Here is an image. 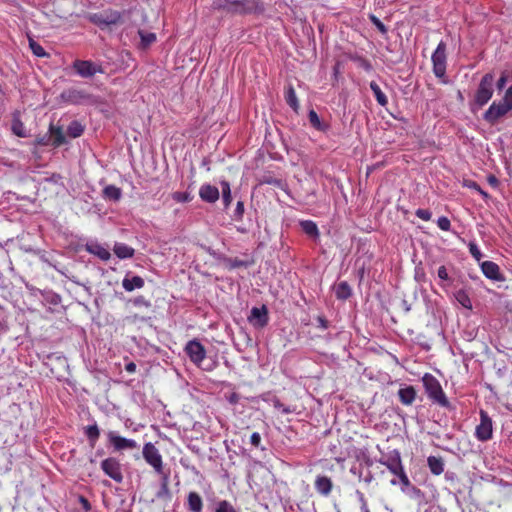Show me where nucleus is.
Instances as JSON below:
<instances>
[{"mask_svg": "<svg viewBox=\"0 0 512 512\" xmlns=\"http://www.w3.org/2000/svg\"><path fill=\"white\" fill-rule=\"evenodd\" d=\"M422 383L428 398L435 404L449 408L450 402L447 399L440 382L432 374L425 373L422 377Z\"/></svg>", "mask_w": 512, "mask_h": 512, "instance_id": "nucleus-1", "label": "nucleus"}, {"mask_svg": "<svg viewBox=\"0 0 512 512\" xmlns=\"http://www.w3.org/2000/svg\"><path fill=\"white\" fill-rule=\"evenodd\" d=\"M493 85H494V76L491 73L485 74L478 86V89L475 93V103L482 107L489 102V100L493 96Z\"/></svg>", "mask_w": 512, "mask_h": 512, "instance_id": "nucleus-2", "label": "nucleus"}, {"mask_svg": "<svg viewBox=\"0 0 512 512\" xmlns=\"http://www.w3.org/2000/svg\"><path fill=\"white\" fill-rule=\"evenodd\" d=\"M109 446L116 452H123L125 450H133L138 448V444L134 439L120 436L116 431H108L106 433Z\"/></svg>", "mask_w": 512, "mask_h": 512, "instance_id": "nucleus-3", "label": "nucleus"}, {"mask_svg": "<svg viewBox=\"0 0 512 512\" xmlns=\"http://www.w3.org/2000/svg\"><path fill=\"white\" fill-rule=\"evenodd\" d=\"M480 423L475 428V437L478 441L486 442L492 439L493 436V423L488 413L480 410Z\"/></svg>", "mask_w": 512, "mask_h": 512, "instance_id": "nucleus-4", "label": "nucleus"}, {"mask_svg": "<svg viewBox=\"0 0 512 512\" xmlns=\"http://www.w3.org/2000/svg\"><path fill=\"white\" fill-rule=\"evenodd\" d=\"M143 458L156 473H162L163 459L159 450L151 442L144 444L142 450Z\"/></svg>", "mask_w": 512, "mask_h": 512, "instance_id": "nucleus-5", "label": "nucleus"}, {"mask_svg": "<svg viewBox=\"0 0 512 512\" xmlns=\"http://www.w3.org/2000/svg\"><path fill=\"white\" fill-rule=\"evenodd\" d=\"M433 72L436 77L442 78L446 73V44L441 41L431 57Z\"/></svg>", "mask_w": 512, "mask_h": 512, "instance_id": "nucleus-6", "label": "nucleus"}, {"mask_svg": "<svg viewBox=\"0 0 512 512\" xmlns=\"http://www.w3.org/2000/svg\"><path fill=\"white\" fill-rule=\"evenodd\" d=\"M101 469L103 472L117 483L123 481V474L121 471V464L119 460L114 457H108L101 462Z\"/></svg>", "mask_w": 512, "mask_h": 512, "instance_id": "nucleus-7", "label": "nucleus"}, {"mask_svg": "<svg viewBox=\"0 0 512 512\" xmlns=\"http://www.w3.org/2000/svg\"><path fill=\"white\" fill-rule=\"evenodd\" d=\"M89 19L92 23L100 27H105L118 23L121 19V14L118 11L106 10L91 14Z\"/></svg>", "mask_w": 512, "mask_h": 512, "instance_id": "nucleus-8", "label": "nucleus"}, {"mask_svg": "<svg viewBox=\"0 0 512 512\" xmlns=\"http://www.w3.org/2000/svg\"><path fill=\"white\" fill-rule=\"evenodd\" d=\"M379 463L386 466L387 469L395 476L404 470L401 455L398 450H393L385 457L379 459Z\"/></svg>", "mask_w": 512, "mask_h": 512, "instance_id": "nucleus-9", "label": "nucleus"}, {"mask_svg": "<svg viewBox=\"0 0 512 512\" xmlns=\"http://www.w3.org/2000/svg\"><path fill=\"white\" fill-rule=\"evenodd\" d=\"M258 0H216L214 6L235 12L246 11V5H256ZM251 7H248L250 9Z\"/></svg>", "mask_w": 512, "mask_h": 512, "instance_id": "nucleus-10", "label": "nucleus"}, {"mask_svg": "<svg viewBox=\"0 0 512 512\" xmlns=\"http://www.w3.org/2000/svg\"><path fill=\"white\" fill-rule=\"evenodd\" d=\"M185 352L190 360L199 365L206 357V351L203 345L197 340H190L185 346Z\"/></svg>", "mask_w": 512, "mask_h": 512, "instance_id": "nucleus-11", "label": "nucleus"}, {"mask_svg": "<svg viewBox=\"0 0 512 512\" xmlns=\"http://www.w3.org/2000/svg\"><path fill=\"white\" fill-rule=\"evenodd\" d=\"M73 68L78 75L84 78L92 77L96 73H102V69L99 65L87 60H76L73 63Z\"/></svg>", "mask_w": 512, "mask_h": 512, "instance_id": "nucleus-12", "label": "nucleus"}, {"mask_svg": "<svg viewBox=\"0 0 512 512\" xmlns=\"http://www.w3.org/2000/svg\"><path fill=\"white\" fill-rule=\"evenodd\" d=\"M85 250L103 261H108L111 257L109 250L96 240H90L85 244Z\"/></svg>", "mask_w": 512, "mask_h": 512, "instance_id": "nucleus-13", "label": "nucleus"}, {"mask_svg": "<svg viewBox=\"0 0 512 512\" xmlns=\"http://www.w3.org/2000/svg\"><path fill=\"white\" fill-rule=\"evenodd\" d=\"M199 196L204 202L215 203L219 199L220 193L216 186L206 183L201 185Z\"/></svg>", "mask_w": 512, "mask_h": 512, "instance_id": "nucleus-14", "label": "nucleus"}, {"mask_svg": "<svg viewBox=\"0 0 512 512\" xmlns=\"http://www.w3.org/2000/svg\"><path fill=\"white\" fill-rule=\"evenodd\" d=\"M397 395L403 405L410 406L415 401L417 392L413 386L406 385L398 390Z\"/></svg>", "mask_w": 512, "mask_h": 512, "instance_id": "nucleus-15", "label": "nucleus"}, {"mask_svg": "<svg viewBox=\"0 0 512 512\" xmlns=\"http://www.w3.org/2000/svg\"><path fill=\"white\" fill-rule=\"evenodd\" d=\"M333 484L329 477L319 475L315 479V489L323 496H328L331 493Z\"/></svg>", "mask_w": 512, "mask_h": 512, "instance_id": "nucleus-16", "label": "nucleus"}, {"mask_svg": "<svg viewBox=\"0 0 512 512\" xmlns=\"http://www.w3.org/2000/svg\"><path fill=\"white\" fill-rule=\"evenodd\" d=\"M123 288L131 292L135 289H140L144 286V280L140 276H130L127 274L122 281Z\"/></svg>", "mask_w": 512, "mask_h": 512, "instance_id": "nucleus-17", "label": "nucleus"}, {"mask_svg": "<svg viewBox=\"0 0 512 512\" xmlns=\"http://www.w3.org/2000/svg\"><path fill=\"white\" fill-rule=\"evenodd\" d=\"M481 270L489 279L498 280L500 278L499 266L492 261H484L481 264Z\"/></svg>", "mask_w": 512, "mask_h": 512, "instance_id": "nucleus-18", "label": "nucleus"}, {"mask_svg": "<svg viewBox=\"0 0 512 512\" xmlns=\"http://www.w3.org/2000/svg\"><path fill=\"white\" fill-rule=\"evenodd\" d=\"M187 508L191 512H202L203 501L197 492H189L187 496Z\"/></svg>", "mask_w": 512, "mask_h": 512, "instance_id": "nucleus-19", "label": "nucleus"}, {"mask_svg": "<svg viewBox=\"0 0 512 512\" xmlns=\"http://www.w3.org/2000/svg\"><path fill=\"white\" fill-rule=\"evenodd\" d=\"M427 465L430 472L436 476L441 475L444 471V461L441 457L429 456L427 458Z\"/></svg>", "mask_w": 512, "mask_h": 512, "instance_id": "nucleus-20", "label": "nucleus"}, {"mask_svg": "<svg viewBox=\"0 0 512 512\" xmlns=\"http://www.w3.org/2000/svg\"><path fill=\"white\" fill-rule=\"evenodd\" d=\"M115 255L120 259H128L133 257L134 249L125 243H115L113 247Z\"/></svg>", "mask_w": 512, "mask_h": 512, "instance_id": "nucleus-21", "label": "nucleus"}, {"mask_svg": "<svg viewBox=\"0 0 512 512\" xmlns=\"http://www.w3.org/2000/svg\"><path fill=\"white\" fill-rule=\"evenodd\" d=\"M84 433L89 441V445L91 448H94L99 436H100V430L96 423L89 425L85 428Z\"/></svg>", "mask_w": 512, "mask_h": 512, "instance_id": "nucleus-22", "label": "nucleus"}, {"mask_svg": "<svg viewBox=\"0 0 512 512\" xmlns=\"http://www.w3.org/2000/svg\"><path fill=\"white\" fill-rule=\"evenodd\" d=\"M335 295L338 299L346 300L348 299L352 294V289L349 286V284L345 281H342L338 283L335 288Z\"/></svg>", "mask_w": 512, "mask_h": 512, "instance_id": "nucleus-23", "label": "nucleus"}, {"mask_svg": "<svg viewBox=\"0 0 512 512\" xmlns=\"http://www.w3.org/2000/svg\"><path fill=\"white\" fill-rule=\"evenodd\" d=\"M454 297H455V300L457 301V303H459L463 308H466L469 310L472 309V302H471L470 296L466 290L460 289V290L456 291L454 294Z\"/></svg>", "mask_w": 512, "mask_h": 512, "instance_id": "nucleus-24", "label": "nucleus"}, {"mask_svg": "<svg viewBox=\"0 0 512 512\" xmlns=\"http://www.w3.org/2000/svg\"><path fill=\"white\" fill-rule=\"evenodd\" d=\"M285 100L287 102V104L295 111V112H298V109H299V102H298V98L296 96V92L293 88L292 85H289L287 88H286V92H285Z\"/></svg>", "mask_w": 512, "mask_h": 512, "instance_id": "nucleus-25", "label": "nucleus"}, {"mask_svg": "<svg viewBox=\"0 0 512 512\" xmlns=\"http://www.w3.org/2000/svg\"><path fill=\"white\" fill-rule=\"evenodd\" d=\"M220 185H221L222 201L224 204V208L227 209L232 202L230 184L226 180H222V181H220Z\"/></svg>", "mask_w": 512, "mask_h": 512, "instance_id": "nucleus-26", "label": "nucleus"}, {"mask_svg": "<svg viewBox=\"0 0 512 512\" xmlns=\"http://www.w3.org/2000/svg\"><path fill=\"white\" fill-rule=\"evenodd\" d=\"M103 195L107 199L118 201L122 196V191L115 185H108L104 188Z\"/></svg>", "mask_w": 512, "mask_h": 512, "instance_id": "nucleus-27", "label": "nucleus"}, {"mask_svg": "<svg viewBox=\"0 0 512 512\" xmlns=\"http://www.w3.org/2000/svg\"><path fill=\"white\" fill-rule=\"evenodd\" d=\"M370 89L372 90L378 104L383 107L386 106L388 103V99L381 90V88L379 87V85L376 82L372 81L370 83Z\"/></svg>", "mask_w": 512, "mask_h": 512, "instance_id": "nucleus-28", "label": "nucleus"}, {"mask_svg": "<svg viewBox=\"0 0 512 512\" xmlns=\"http://www.w3.org/2000/svg\"><path fill=\"white\" fill-rule=\"evenodd\" d=\"M63 97H67V100L74 104L82 103L88 96L80 90H70L67 94H63Z\"/></svg>", "mask_w": 512, "mask_h": 512, "instance_id": "nucleus-29", "label": "nucleus"}, {"mask_svg": "<svg viewBox=\"0 0 512 512\" xmlns=\"http://www.w3.org/2000/svg\"><path fill=\"white\" fill-rule=\"evenodd\" d=\"M12 132L18 137H27L28 133L19 117H14L11 125Z\"/></svg>", "mask_w": 512, "mask_h": 512, "instance_id": "nucleus-30", "label": "nucleus"}, {"mask_svg": "<svg viewBox=\"0 0 512 512\" xmlns=\"http://www.w3.org/2000/svg\"><path fill=\"white\" fill-rule=\"evenodd\" d=\"M49 131L51 133V136L53 138V145L58 147L65 143V136L63 134V131L60 127H55L53 125H50Z\"/></svg>", "mask_w": 512, "mask_h": 512, "instance_id": "nucleus-31", "label": "nucleus"}, {"mask_svg": "<svg viewBox=\"0 0 512 512\" xmlns=\"http://www.w3.org/2000/svg\"><path fill=\"white\" fill-rule=\"evenodd\" d=\"M308 118L310 124L319 131H326L328 129V125L321 122L318 114L314 110H310L308 113Z\"/></svg>", "mask_w": 512, "mask_h": 512, "instance_id": "nucleus-32", "label": "nucleus"}, {"mask_svg": "<svg viewBox=\"0 0 512 512\" xmlns=\"http://www.w3.org/2000/svg\"><path fill=\"white\" fill-rule=\"evenodd\" d=\"M84 132V127L78 121H72L67 127V133L72 138L80 137Z\"/></svg>", "mask_w": 512, "mask_h": 512, "instance_id": "nucleus-33", "label": "nucleus"}, {"mask_svg": "<svg viewBox=\"0 0 512 512\" xmlns=\"http://www.w3.org/2000/svg\"><path fill=\"white\" fill-rule=\"evenodd\" d=\"M302 230L311 237H315L318 235L317 225L310 220H305L300 223Z\"/></svg>", "mask_w": 512, "mask_h": 512, "instance_id": "nucleus-34", "label": "nucleus"}, {"mask_svg": "<svg viewBox=\"0 0 512 512\" xmlns=\"http://www.w3.org/2000/svg\"><path fill=\"white\" fill-rule=\"evenodd\" d=\"M267 308L263 305L261 307H254L251 310V315L248 317V320H262L266 317Z\"/></svg>", "mask_w": 512, "mask_h": 512, "instance_id": "nucleus-35", "label": "nucleus"}, {"mask_svg": "<svg viewBox=\"0 0 512 512\" xmlns=\"http://www.w3.org/2000/svg\"><path fill=\"white\" fill-rule=\"evenodd\" d=\"M29 47L37 57H46L48 55L44 48L32 38H29Z\"/></svg>", "mask_w": 512, "mask_h": 512, "instance_id": "nucleus-36", "label": "nucleus"}, {"mask_svg": "<svg viewBox=\"0 0 512 512\" xmlns=\"http://www.w3.org/2000/svg\"><path fill=\"white\" fill-rule=\"evenodd\" d=\"M215 512H237V510L229 501L220 500L216 503Z\"/></svg>", "mask_w": 512, "mask_h": 512, "instance_id": "nucleus-37", "label": "nucleus"}, {"mask_svg": "<svg viewBox=\"0 0 512 512\" xmlns=\"http://www.w3.org/2000/svg\"><path fill=\"white\" fill-rule=\"evenodd\" d=\"M355 497L357 499V502L360 506V510L361 512H370V509H369V506H368V501L364 495L363 492H361L360 490H356L355 491Z\"/></svg>", "mask_w": 512, "mask_h": 512, "instance_id": "nucleus-38", "label": "nucleus"}, {"mask_svg": "<svg viewBox=\"0 0 512 512\" xmlns=\"http://www.w3.org/2000/svg\"><path fill=\"white\" fill-rule=\"evenodd\" d=\"M141 43L144 47L149 46L156 40V35L152 32L139 31Z\"/></svg>", "mask_w": 512, "mask_h": 512, "instance_id": "nucleus-39", "label": "nucleus"}, {"mask_svg": "<svg viewBox=\"0 0 512 512\" xmlns=\"http://www.w3.org/2000/svg\"><path fill=\"white\" fill-rule=\"evenodd\" d=\"M469 252L473 256V258L477 261H480L483 257V254L481 250L479 249L478 245L475 242H470L468 244Z\"/></svg>", "mask_w": 512, "mask_h": 512, "instance_id": "nucleus-40", "label": "nucleus"}, {"mask_svg": "<svg viewBox=\"0 0 512 512\" xmlns=\"http://www.w3.org/2000/svg\"><path fill=\"white\" fill-rule=\"evenodd\" d=\"M396 476L399 478V482L401 484V490L403 492H406V488L411 486V482H410L405 470L401 471Z\"/></svg>", "mask_w": 512, "mask_h": 512, "instance_id": "nucleus-41", "label": "nucleus"}, {"mask_svg": "<svg viewBox=\"0 0 512 512\" xmlns=\"http://www.w3.org/2000/svg\"><path fill=\"white\" fill-rule=\"evenodd\" d=\"M172 198H173V200H175L176 202H179V203H186L191 200V196L189 193L179 192V191L174 192L172 194Z\"/></svg>", "mask_w": 512, "mask_h": 512, "instance_id": "nucleus-42", "label": "nucleus"}, {"mask_svg": "<svg viewBox=\"0 0 512 512\" xmlns=\"http://www.w3.org/2000/svg\"><path fill=\"white\" fill-rule=\"evenodd\" d=\"M244 211H245L244 203L242 201H238L236 204L233 218L235 220H241L243 218Z\"/></svg>", "mask_w": 512, "mask_h": 512, "instance_id": "nucleus-43", "label": "nucleus"}, {"mask_svg": "<svg viewBox=\"0 0 512 512\" xmlns=\"http://www.w3.org/2000/svg\"><path fill=\"white\" fill-rule=\"evenodd\" d=\"M437 225L441 230L449 231L451 227V222L447 217L442 216L438 218Z\"/></svg>", "mask_w": 512, "mask_h": 512, "instance_id": "nucleus-44", "label": "nucleus"}, {"mask_svg": "<svg viewBox=\"0 0 512 512\" xmlns=\"http://www.w3.org/2000/svg\"><path fill=\"white\" fill-rule=\"evenodd\" d=\"M156 497L159 499H171V492L169 487L160 485V489L157 492Z\"/></svg>", "mask_w": 512, "mask_h": 512, "instance_id": "nucleus-45", "label": "nucleus"}, {"mask_svg": "<svg viewBox=\"0 0 512 512\" xmlns=\"http://www.w3.org/2000/svg\"><path fill=\"white\" fill-rule=\"evenodd\" d=\"M416 216L424 221H429L431 219V212L427 209H418L415 212Z\"/></svg>", "mask_w": 512, "mask_h": 512, "instance_id": "nucleus-46", "label": "nucleus"}, {"mask_svg": "<svg viewBox=\"0 0 512 512\" xmlns=\"http://www.w3.org/2000/svg\"><path fill=\"white\" fill-rule=\"evenodd\" d=\"M507 81H508V76H507L506 72H503L496 83L497 89L503 90L507 84Z\"/></svg>", "mask_w": 512, "mask_h": 512, "instance_id": "nucleus-47", "label": "nucleus"}, {"mask_svg": "<svg viewBox=\"0 0 512 512\" xmlns=\"http://www.w3.org/2000/svg\"><path fill=\"white\" fill-rule=\"evenodd\" d=\"M250 443L255 446V447H259L260 443H261V436L258 432H253L251 434V437H250Z\"/></svg>", "mask_w": 512, "mask_h": 512, "instance_id": "nucleus-48", "label": "nucleus"}, {"mask_svg": "<svg viewBox=\"0 0 512 512\" xmlns=\"http://www.w3.org/2000/svg\"><path fill=\"white\" fill-rule=\"evenodd\" d=\"M371 21L373 22V24L382 32V33H386L387 29L385 27V25L375 16H371Z\"/></svg>", "mask_w": 512, "mask_h": 512, "instance_id": "nucleus-49", "label": "nucleus"}, {"mask_svg": "<svg viewBox=\"0 0 512 512\" xmlns=\"http://www.w3.org/2000/svg\"><path fill=\"white\" fill-rule=\"evenodd\" d=\"M161 476V486L169 487V474L164 471V466L162 467V473H157Z\"/></svg>", "mask_w": 512, "mask_h": 512, "instance_id": "nucleus-50", "label": "nucleus"}, {"mask_svg": "<svg viewBox=\"0 0 512 512\" xmlns=\"http://www.w3.org/2000/svg\"><path fill=\"white\" fill-rule=\"evenodd\" d=\"M226 398L230 404L236 405L240 400V395L236 392H233L230 395H228Z\"/></svg>", "mask_w": 512, "mask_h": 512, "instance_id": "nucleus-51", "label": "nucleus"}, {"mask_svg": "<svg viewBox=\"0 0 512 512\" xmlns=\"http://www.w3.org/2000/svg\"><path fill=\"white\" fill-rule=\"evenodd\" d=\"M437 275L441 280H448V272L445 266H440L437 271Z\"/></svg>", "mask_w": 512, "mask_h": 512, "instance_id": "nucleus-52", "label": "nucleus"}, {"mask_svg": "<svg viewBox=\"0 0 512 512\" xmlns=\"http://www.w3.org/2000/svg\"><path fill=\"white\" fill-rule=\"evenodd\" d=\"M133 303L136 306H146V307L150 306L149 302L147 300H145V298L142 296L136 297L133 300Z\"/></svg>", "mask_w": 512, "mask_h": 512, "instance_id": "nucleus-53", "label": "nucleus"}, {"mask_svg": "<svg viewBox=\"0 0 512 512\" xmlns=\"http://www.w3.org/2000/svg\"><path fill=\"white\" fill-rule=\"evenodd\" d=\"M464 186H466L469 189H473L477 192L481 188L475 181H472V180H466L464 182Z\"/></svg>", "mask_w": 512, "mask_h": 512, "instance_id": "nucleus-54", "label": "nucleus"}, {"mask_svg": "<svg viewBox=\"0 0 512 512\" xmlns=\"http://www.w3.org/2000/svg\"><path fill=\"white\" fill-rule=\"evenodd\" d=\"M464 334H465V339L468 341H471V340L475 339V337L477 336V331L475 329L466 330V331H464Z\"/></svg>", "mask_w": 512, "mask_h": 512, "instance_id": "nucleus-55", "label": "nucleus"}, {"mask_svg": "<svg viewBox=\"0 0 512 512\" xmlns=\"http://www.w3.org/2000/svg\"><path fill=\"white\" fill-rule=\"evenodd\" d=\"M359 478H360V480H362L365 484H370V483L373 481L374 476H373V474H372L370 471H368V472H367V474H366L364 477H362V476L360 475V476H359Z\"/></svg>", "mask_w": 512, "mask_h": 512, "instance_id": "nucleus-56", "label": "nucleus"}, {"mask_svg": "<svg viewBox=\"0 0 512 512\" xmlns=\"http://www.w3.org/2000/svg\"><path fill=\"white\" fill-rule=\"evenodd\" d=\"M487 181L493 187H497L499 184L498 179L494 175H489Z\"/></svg>", "mask_w": 512, "mask_h": 512, "instance_id": "nucleus-57", "label": "nucleus"}, {"mask_svg": "<svg viewBox=\"0 0 512 512\" xmlns=\"http://www.w3.org/2000/svg\"><path fill=\"white\" fill-rule=\"evenodd\" d=\"M125 370L128 373H134L136 371V364L134 362H129L125 365Z\"/></svg>", "mask_w": 512, "mask_h": 512, "instance_id": "nucleus-58", "label": "nucleus"}, {"mask_svg": "<svg viewBox=\"0 0 512 512\" xmlns=\"http://www.w3.org/2000/svg\"><path fill=\"white\" fill-rule=\"evenodd\" d=\"M80 502H81V504H82V506H83V508L85 510H89L90 509V503H89V501L85 497L81 496L80 497Z\"/></svg>", "mask_w": 512, "mask_h": 512, "instance_id": "nucleus-59", "label": "nucleus"}, {"mask_svg": "<svg viewBox=\"0 0 512 512\" xmlns=\"http://www.w3.org/2000/svg\"><path fill=\"white\" fill-rule=\"evenodd\" d=\"M478 193L483 197V199H485V200L489 199V194L486 191H484L483 189L480 188L478 190Z\"/></svg>", "mask_w": 512, "mask_h": 512, "instance_id": "nucleus-60", "label": "nucleus"}, {"mask_svg": "<svg viewBox=\"0 0 512 512\" xmlns=\"http://www.w3.org/2000/svg\"><path fill=\"white\" fill-rule=\"evenodd\" d=\"M411 491L413 492L414 495L416 496H420L421 495V490L415 486H412L411 487Z\"/></svg>", "mask_w": 512, "mask_h": 512, "instance_id": "nucleus-61", "label": "nucleus"}, {"mask_svg": "<svg viewBox=\"0 0 512 512\" xmlns=\"http://www.w3.org/2000/svg\"><path fill=\"white\" fill-rule=\"evenodd\" d=\"M37 144L38 145H46L47 144L46 138L45 137L39 138L37 140Z\"/></svg>", "mask_w": 512, "mask_h": 512, "instance_id": "nucleus-62", "label": "nucleus"}, {"mask_svg": "<svg viewBox=\"0 0 512 512\" xmlns=\"http://www.w3.org/2000/svg\"><path fill=\"white\" fill-rule=\"evenodd\" d=\"M274 407L278 408V409H281L283 407V404L278 399H276L274 401Z\"/></svg>", "mask_w": 512, "mask_h": 512, "instance_id": "nucleus-63", "label": "nucleus"}, {"mask_svg": "<svg viewBox=\"0 0 512 512\" xmlns=\"http://www.w3.org/2000/svg\"><path fill=\"white\" fill-rule=\"evenodd\" d=\"M318 324H319V327H320L321 329H326V328H328V325H327V324H328V322L321 321V322H318Z\"/></svg>", "mask_w": 512, "mask_h": 512, "instance_id": "nucleus-64", "label": "nucleus"}]
</instances>
